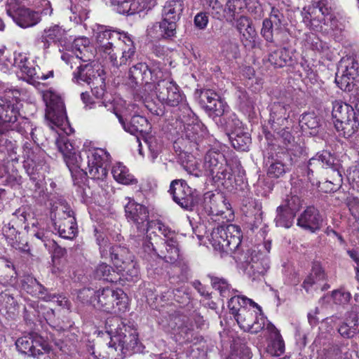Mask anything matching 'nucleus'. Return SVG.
Segmentation results:
<instances>
[{
    "label": "nucleus",
    "mask_w": 359,
    "mask_h": 359,
    "mask_svg": "<svg viewBox=\"0 0 359 359\" xmlns=\"http://www.w3.org/2000/svg\"><path fill=\"white\" fill-rule=\"evenodd\" d=\"M203 7L211 9L212 15L215 18L222 15V5L217 0H200Z\"/></svg>",
    "instance_id": "nucleus-64"
},
{
    "label": "nucleus",
    "mask_w": 359,
    "mask_h": 359,
    "mask_svg": "<svg viewBox=\"0 0 359 359\" xmlns=\"http://www.w3.org/2000/svg\"><path fill=\"white\" fill-rule=\"evenodd\" d=\"M22 288L32 296L48 302L54 297L47 292L46 289L32 277H27L22 283Z\"/></svg>",
    "instance_id": "nucleus-35"
},
{
    "label": "nucleus",
    "mask_w": 359,
    "mask_h": 359,
    "mask_svg": "<svg viewBox=\"0 0 359 359\" xmlns=\"http://www.w3.org/2000/svg\"><path fill=\"white\" fill-rule=\"evenodd\" d=\"M160 29L162 30L163 39H170L176 34L177 23L165 20L162 18L161 22H158Z\"/></svg>",
    "instance_id": "nucleus-61"
},
{
    "label": "nucleus",
    "mask_w": 359,
    "mask_h": 359,
    "mask_svg": "<svg viewBox=\"0 0 359 359\" xmlns=\"http://www.w3.org/2000/svg\"><path fill=\"white\" fill-rule=\"evenodd\" d=\"M336 161H337V159L327 151L318 153L309 161V166L319 164L326 169H329L327 173L329 178L323 183V187H322L325 192L337 190L342 183V175L339 170L340 165Z\"/></svg>",
    "instance_id": "nucleus-13"
},
{
    "label": "nucleus",
    "mask_w": 359,
    "mask_h": 359,
    "mask_svg": "<svg viewBox=\"0 0 359 359\" xmlns=\"http://www.w3.org/2000/svg\"><path fill=\"white\" fill-rule=\"evenodd\" d=\"M294 158L284 151H278L272 154L267 162V175L271 178L283 177L290 170Z\"/></svg>",
    "instance_id": "nucleus-25"
},
{
    "label": "nucleus",
    "mask_w": 359,
    "mask_h": 359,
    "mask_svg": "<svg viewBox=\"0 0 359 359\" xmlns=\"http://www.w3.org/2000/svg\"><path fill=\"white\" fill-rule=\"evenodd\" d=\"M184 8L183 0H168L162 11V18L177 23Z\"/></svg>",
    "instance_id": "nucleus-38"
},
{
    "label": "nucleus",
    "mask_w": 359,
    "mask_h": 359,
    "mask_svg": "<svg viewBox=\"0 0 359 359\" xmlns=\"http://www.w3.org/2000/svg\"><path fill=\"white\" fill-rule=\"evenodd\" d=\"M143 248L149 255H156L166 262L175 263L180 257V250L177 240H165L164 243L165 250H161L157 252L153 246V243L148 241H144Z\"/></svg>",
    "instance_id": "nucleus-29"
},
{
    "label": "nucleus",
    "mask_w": 359,
    "mask_h": 359,
    "mask_svg": "<svg viewBox=\"0 0 359 359\" xmlns=\"http://www.w3.org/2000/svg\"><path fill=\"white\" fill-rule=\"evenodd\" d=\"M302 200L297 195H287L283 201L280 206H283V208L287 209L288 211L296 214L302 207Z\"/></svg>",
    "instance_id": "nucleus-56"
},
{
    "label": "nucleus",
    "mask_w": 359,
    "mask_h": 359,
    "mask_svg": "<svg viewBox=\"0 0 359 359\" xmlns=\"http://www.w3.org/2000/svg\"><path fill=\"white\" fill-rule=\"evenodd\" d=\"M271 248L270 241H266L263 244L250 249L241 256H234V259L241 262H245V273L252 280L259 278L264 276L270 268V259L269 254Z\"/></svg>",
    "instance_id": "nucleus-8"
},
{
    "label": "nucleus",
    "mask_w": 359,
    "mask_h": 359,
    "mask_svg": "<svg viewBox=\"0 0 359 359\" xmlns=\"http://www.w3.org/2000/svg\"><path fill=\"white\" fill-rule=\"evenodd\" d=\"M285 351V344L281 336L273 338L268 345L267 352L271 355L279 356Z\"/></svg>",
    "instance_id": "nucleus-59"
},
{
    "label": "nucleus",
    "mask_w": 359,
    "mask_h": 359,
    "mask_svg": "<svg viewBox=\"0 0 359 359\" xmlns=\"http://www.w3.org/2000/svg\"><path fill=\"white\" fill-rule=\"evenodd\" d=\"M16 348L22 354L33 358H39L49 353L50 346L37 334H29L19 337L15 341Z\"/></svg>",
    "instance_id": "nucleus-22"
},
{
    "label": "nucleus",
    "mask_w": 359,
    "mask_h": 359,
    "mask_svg": "<svg viewBox=\"0 0 359 359\" xmlns=\"http://www.w3.org/2000/svg\"><path fill=\"white\" fill-rule=\"evenodd\" d=\"M93 306L102 311L116 315L124 313L128 309L126 294L121 290H113L109 287L96 290L93 297Z\"/></svg>",
    "instance_id": "nucleus-12"
},
{
    "label": "nucleus",
    "mask_w": 359,
    "mask_h": 359,
    "mask_svg": "<svg viewBox=\"0 0 359 359\" xmlns=\"http://www.w3.org/2000/svg\"><path fill=\"white\" fill-rule=\"evenodd\" d=\"M229 139L233 148L240 151H246L251 143L250 134L241 129L231 133Z\"/></svg>",
    "instance_id": "nucleus-42"
},
{
    "label": "nucleus",
    "mask_w": 359,
    "mask_h": 359,
    "mask_svg": "<svg viewBox=\"0 0 359 359\" xmlns=\"http://www.w3.org/2000/svg\"><path fill=\"white\" fill-rule=\"evenodd\" d=\"M10 64L11 67L14 66L20 69L27 76V81L32 84L39 83L40 81L53 77V70H49L46 73L41 72V68L22 53H15L13 62H10Z\"/></svg>",
    "instance_id": "nucleus-17"
},
{
    "label": "nucleus",
    "mask_w": 359,
    "mask_h": 359,
    "mask_svg": "<svg viewBox=\"0 0 359 359\" xmlns=\"http://www.w3.org/2000/svg\"><path fill=\"white\" fill-rule=\"evenodd\" d=\"M179 118L183 123L182 137L191 142L198 144L204 134L202 124L197 121L192 112L189 116L182 112L179 116Z\"/></svg>",
    "instance_id": "nucleus-26"
},
{
    "label": "nucleus",
    "mask_w": 359,
    "mask_h": 359,
    "mask_svg": "<svg viewBox=\"0 0 359 359\" xmlns=\"http://www.w3.org/2000/svg\"><path fill=\"white\" fill-rule=\"evenodd\" d=\"M94 276L97 279H102L108 282H116L118 278L111 266L106 263H101L97 266L94 271Z\"/></svg>",
    "instance_id": "nucleus-44"
},
{
    "label": "nucleus",
    "mask_w": 359,
    "mask_h": 359,
    "mask_svg": "<svg viewBox=\"0 0 359 359\" xmlns=\"http://www.w3.org/2000/svg\"><path fill=\"white\" fill-rule=\"evenodd\" d=\"M72 40L62 27L59 25H53L43 30L36 39V43L44 52H47L52 43L58 44L67 48Z\"/></svg>",
    "instance_id": "nucleus-21"
},
{
    "label": "nucleus",
    "mask_w": 359,
    "mask_h": 359,
    "mask_svg": "<svg viewBox=\"0 0 359 359\" xmlns=\"http://www.w3.org/2000/svg\"><path fill=\"white\" fill-rule=\"evenodd\" d=\"M97 48L90 44L88 38L78 37L68 43L76 58L83 62H93L95 54L109 60L113 67L126 65L135 55V47L131 37L126 32L112 30L104 25H96L93 29Z\"/></svg>",
    "instance_id": "nucleus-2"
},
{
    "label": "nucleus",
    "mask_w": 359,
    "mask_h": 359,
    "mask_svg": "<svg viewBox=\"0 0 359 359\" xmlns=\"http://www.w3.org/2000/svg\"><path fill=\"white\" fill-rule=\"evenodd\" d=\"M160 325L167 332L179 336L184 339H189L191 328L187 323V317L177 312L162 316Z\"/></svg>",
    "instance_id": "nucleus-24"
},
{
    "label": "nucleus",
    "mask_w": 359,
    "mask_h": 359,
    "mask_svg": "<svg viewBox=\"0 0 359 359\" xmlns=\"http://www.w3.org/2000/svg\"><path fill=\"white\" fill-rule=\"evenodd\" d=\"M85 65H81L73 73V81L79 83H86L88 86L93 83L96 76H102L104 74L102 67L97 63L93 64L88 62Z\"/></svg>",
    "instance_id": "nucleus-30"
},
{
    "label": "nucleus",
    "mask_w": 359,
    "mask_h": 359,
    "mask_svg": "<svg viewBox=\"0 0 359 359\" xmlns=\"http://www.w3.org/2000/svg\"><path fill=\"white\" fill-rule=\"evenodd\" d=\"M50 218L54 230L61 238L71 240L76 236L77 225L74 213L65 201L59 200L53 204Z\"/></svg>",
    "instance_id": "nucleus-10"
},
{
    "label": "nucleus",
    "mask_w": 359,
    "mask_h": 359,
    "mask_svg": "<svg viewBox=\"0 0 359 359\" xmlns=\"http://www.w3.org/2000/svg\"><path fill=\"white\" fill-rule=\"evenodd\" d=\"M115 114L126 132L133 135L140 133L143 136L148 135L150 132L151 126L145 117L140 115H133L130 121L128 122L126 112H124L123 114L115 112Z\"/></svg>",
    "instance_id": "nucleus-27"
},
{
    "label": "nucleus",
    "mask_w": 359,
    "mask_h": 359,
    "mask_svg": "<svg viewBox=\"0 0 359 359\" xmlns=\"http://www.w3.org/2000/svg\"><path fill=\"white\" fill-rule=\"evenodd\" d=\"M162 87L156 88L155 90L158 100L163 104L170 107H179L184 114L190 115L191 109L186 103L185 95L180 86L173 80L164 81Z\"/></svg>",
    "instance_id": "nucleus-16"
},
{
    "label": "nucleus",
    "mask_w": 359,
    "mask_h": 359,
    "mask_svg": "<svg viewBox=\"0 0 359 359\" xmlns=\"http://www.w3.org/2000/svg\"><path fill=\"white\" fill-rule=\"evenodd\" d=\"M211 283L213 288L218 290L222 297L229 298L234 292L233 290H231L230 285L224 278L213 277L211 278Z\"/></svg>",
    "instance_id": "nucleus-52"
},
{
    "label": "nucleus",
    "mask_w": 359,
    "mask_h": 359,
    "mask_svg": "<svg viewBox=\"0 0 359 359\" xmlns=\"http://www.w3.org/2000/svg\"><path fill=\"white\" fill-rule=\"evenodd\" d=\"M151 76L149 73V66L144 62H138L130 67L129 71L130 79L136 84H145L147 86L149 83V76Z\"/></svg>",
    "instance_id": "nucleus-40"
},
{
    "label": "nucleus",
    "mask_w": 359,
    "mask_h": 359,
    "mask_svg": "<svg viewBox=\"0 0 359 359\" xmlns=\"http://www.w3.org/2000/svg\"><path fill=\"white\" fill-rule=\"evenodd\" d=\"M114 179L119 184L133 185L137 183V180L130 172L128 168L121 163H116L111 168Z\"/></svg>",
    "instance_id": "nucleus-39"
},
{
    "label": "nucleus",
    "mask_w": 359,
    "mask_h": 359,
    "mask_svg": "<svg viewBox=\"0 0 359 359\" xmlns=\"http://www.w3.org/2000/svg\"><path fill=\"white\" fill-rule=\"evenodd\" d=\"M255 306H257V304L252 299L239 295H231L228 302V307L234 317L241 313V309Z\"/></svg>",
    "instance_id": "nucleus-41"
},
{
    "label": "nucleus",
    "mask_w": 359,
    "mask_h": 359,
    "mask_svg": "<svg viewBox=\"0 0 359 359\" xmlns=\"http://www.w3.org/2000/svg\"><path fill=\"white\" fill-rule=\"evenodd\" d=\"M322 222L318 210L310 206L300 214L297 219V225L305 230L315 232L320 229Z\"/></svg>",
    "instance_id": "nucleus-31"
},
{
    "label": "nucleus",
    "mask_w": 359,
    "mask_h": 359,
    "mask_svg": "<svg viewBox=\"0 0 359 359\" xmlns=\"http://www.w3.org/2000/svg\"><path fill=\"white\" fill-rule=\"evenodd\" d=\"M97 243L100 248V252L102 258L110 255L111 259L118 271H126L133 277L138 275V269L133 261V255L128 248L120 245L111 246L108 238L103 233L96 235Z\"/></svg>",
    "instance_id": "nucleus-7"
},
{
    "label": "nucleus",
    "mask_w": 359,
    "mask_h": 359,
    "mask_svg": "<svg viewBox=\"0 0 359 359\" xmlns=\"http://www.w3.org/2000/svg\"><path fill=\"white\" fill-rule=\"evenodd\" d=\"M94 81L90 84L93 95L97 98H102L105 92V76L104 73L102 76H96Z\"/></svg>",
    "instance_id": "nucleus-57"
},
{
    "label": "nucleus",
    "mask_w": 359,
    "mask_h": 359,
    "mask_svg": "<svg viewBox=\"0 0 359 359\" xmlns=\"http://www.w3.org/2000/svg\"><path fill=\"white\" fill-rule=\"evenodd\" d=\"M20 103L9 94L0 97V135L16 130L22 135L34 137V128L27 118L20 116Z\"/></svg>",
    "instance_id": "nucleus-4"
},
{
    "label": "nucleus",
    "mask_w": 359,
    "mask_h": 359,
    "mask_svg": "<svg viewBox=\"0 0 359 359\" xmlns=\"http://www.w3.org/2000/svg\"><path fill=\"white\" fill-rule=\"evenodd\" d=\"M288 115L285 105L279 102L273 104L270 121H272L273 123L283 125Z\"/></svg>",
    "instance_id": "nucleus-50"
},
{
    "label": "nucleus",
    "mask_w": 359,
    "mask_h": 359,
    "mask_svg": "<svg viewBox=\"0 0 359 359\" xmlns=\"http://www.w3.org/2000/svg\"><path fill=\"white\" fill-rule=\"evenodd\" d=\"M290 56L285 48L277 49L269 55V62L275 67H282L290 60Z\"/></svg>",
    "instance_id": "nucleus-49"
},
{
    "label": "nucleus",
    "mask_w": 359,
    "mask_h": 359,
    "mask_svg": "<svg viewBox=\"0 0 359 359\" xmlns=\"http://www.w3.org/2000/svg\"><path fill=\"white\" fill-rule=\"evenodd\" d=\"M278 142L280 147V151H284L295 158L302 152V147L294 141L290 132L285 129L280 132Z\"/></svg>",
    "instance_id": "nucleus-34"
},
{
    "label": "nucleus",
    "mask_w": 359,
    "mask_h": 359,
    "mask_svg": "<svg viewBox=\"0 0 359 359\" xmlns=\"http://www.w3.org/2000/svg\"><path fill=\"white\" fill-rule=\"evenodd\" d=\"M342 70L337 72L335 76V82L339 88L344 91H350L353 86L355 79L350 78L344 74Z\"/></svg>",
    "instance_id": "nucleus-60"
},
{
    "label": "nucleus",
    "mask_w": 359,
    "mask_h": 359,
    "mask_svg": "<svg viewBox=\"0 0 359 359\" xmlns=\"http://www.w3.org/2000/svg\"><path fill=\"white\" fill-rule=\"evenodd\" d=\"M125 212L128 222H132L139 232L137 236H134L138 239L144 238V233L148 231L150 222L147 207L130 199L125 205Z\"/></svg>",
    "instance_id": "nucleus-20"
},
{
    "label": "nucleus",
    "mask_w": 359,
    "mask_h": 359,
    "mask_svg": "<svg viewBox=\"0 0 359 359\" xmlns=\"http://www.w3.org/2000/svg\"><path fill=\"white\" fill-rule=\"evenodd\" d=\"M276 217L274 219L277 226L290 228L292 224L294 214L288 211L287 209L283 208V206H278L276 209Z\"/></svg>",
    "instance_id": "nucleus-46"
},
{
    "label": "nucleus",
    "mask_w": 359,
    "mask_h": 359,
    "mask_svg": "<svg viewBox=\"0 0 359 359\" xmlns=\"http://www.w3.org/2000/svg\"><path fill=\"white\" fill-rule=\"evenodd\" d=\"M13 0H9L8 8L6 9L8 15L11 17L15 23L22 27L27 28L37 25L41 20L39 13L45 15H50L53 9L50 4L48 0H41L42 9L41 11H34L25 7H20L17 9L11 6Z\"/></svg>",
    "instance_id": "nucleus-14"
},
{
    "label": "nucleus",
    "mask_w": 359,
    "mask_h": 359,
    "mask_svg": "<svg viewBox=\"0 0 359 359\" xmlns=\"http://www.w3.org/2000/svg\"><path fill=\"white\" fill-rule=\"evenodd\" d=\"M300 123L302 127L316 129L320 126V119L313 112L305 113L302 116Z\"/></svg>",
    "instance_id": "nucleus-62"
},
{
    "label": "nucleus",
    "mask_w": 359,
    "mask_h": 359,
    "mask_svg": "<svg viewBox=\"0 0 359 359\" xmlns=\"http://www.w3.org/2000/svg\"><path fill=\"white\" fill-rule=\"evenodd\" d=\"M332 297L336 304L345 305L349 302L351 294L349 292L341 288L333 291Z\"/></svg>",
    "instance_id": "nucleus-63"
},
{
    "label": "nucleus",
    "mask_w": 359,
    "mask_h": 359,
    "mask_svg": "<svg viewBox=\"0 0 359 359\" xmlns=\"http://www.w3.org/2000/svg\"><path fill=\"white\" fill-rule=\"evenodd\" d=\"M46 106L45 118L51 129L57 128L58 137L56 145L62 154L74 184H79L88 174L94 180H103L107 175V162L109 154L104 149L84 144L79 153L69 142L67 135L72 133L69 126L65 104L61 97L53 90L43 93Z\"/></svg>",
    "instance_id": "nucleus-1"
},
{
    "label": "nucleus",
    "mask_w": 359,
    "mask_h": 359,
    "mask_svg": "<svg viewBox=\"0 0 359 359\" xmlns=\"http://www.w3.org/2000/svg\"><path fill=\"white\" fill-rule=\"evenodd\" d=\"M199 101L203 107L212 112L216 116H220L226 111V103L213 90H201L199 95Z\"/></svg>",
    "instance_id": "nucleus-28"
},
{
    "label": "nucleus",
    "mask_w": 359,
    "mask_h": 359,
    "mask_svg": "<svg viewBox=\"0 0 359 359\" xmlns=\"http://www.w3.org/2000/svg\"><path fill=\"white\" fill-rule=\"evenodd\" d=\"M242 233L240 227L235 224H224L214 228L208 236V241L215 250L221 253L233 254L239 252Z\"/></svg>",
    "instance_id": "nucleus-9"
},
{
    "label": "nucleus",
    "mask_w": 359,
    "mask_h": 359,
    "mask_svg": "<svg viewBox=\"0 0 359 359\" xmlns=\"http://www.w3.org/2000/svg\"><path fill=\"white\" fill-rule=\"evenodd\" d=\"M16 142L8 140L5 137H0V161L3 168H0V177L8 175L7 180L12 184H18L20 177L13 168V163L18 161L19 156L16 151Z\"/></svg>",
    "instance_id": "nucleus-15"
},
{
    "label": "nucleus",
    "mask_w": 359,
    "mask_h": 359,
    "mask_svg": "<svg viewBox=\"0 0 359 359\" xmlns=\"http://www.w3.org/2000/svg\"><path fill=\"white\" fill-rule=\"evenodd\" d=\"M241 34V41L245 47L254 48L255 46L257 34L253 25L245 29Z\"/></svg>",
    "instance_id": "nucleus-58"
},
{
    "label": "nucleus",
    "mask_w": 359,
    "mask_h": 359,
    "mask_svg": "<svg viewBox=\"0 0 359 359\" xmlns=\"http://www.w3.org/2000/svg\"><path fill=\"white\" fill-rule=\"evenodd\" d=\"M302 15L304 21H309L310 28L313 31L328 32L337 29L331 0H320L316 5L304 7Z\"/></svg>",
    "instance_id": "nucleus-6"
},
{
    "label": "nucleus",
    "mask_w": 359,
    "mask_h": 359,
    "mask_svg": "<svg viewBox=\"0 0 359 359\" xmlns=\"http://www.w3.org/2000/svg\"><path fill=\"white\" fill-rule=\"evenodd\" d=\"M45 152L38 146L25 142L23 145V165L27 173L33 180H36V174L42 168L44 163Z\"/></svg>",
    "instance_id": "nucleus-23"
},
{
    "label": "nucleus",
    "mask_w": 359,
    "mask_h": 359,
    "mask_svg": "<svg viewBox=\"0 0 359 359\" xmlns=\"http://www.w3.org/2000/svg\"><path fill=\"white\" fill-rule=\"evenodd\" d=\"M332 115L334 128L339 135L348 138L358 130L359 119L351 105L335 100L332 102Z\"/></svg>",
    "instance_id": "nucleus-11"
},
{
    "label": "nucleus",
    "mask_w": 359,
    "mask_h": 359,
    "mask_svg": "<svg viewBox=\"0 0 359 359\" xmlns=\"http://www.w3.org/2000/svg\"><path fill=\"white\" fill-rule=\"evenodd\" d=\"M234 318L243 330L252 334L259 332L265 326L266 317L257 304L255 308L241 309Z\"/></svg>",
    "instance_id": "nucleus-19"
},
{
    "label": "nucleus",
    "mask_w": 359,
    "mask_h": 359,
    "mask_svg": "<svg viewBox=\"0 0 359 359\" xmlns=\"http://www.w3.org/2000/svg\"><path fill=\"white\" fill-rule=\"evenodd\" d=\"M3 234L5 236L8 243L13 248L20 252H27L29 251L27 243H24L18 231L10 224H5L2 228Z\"/></svg>",
    "instance_id": "nucleus-36"
},
{
    "label": "nucleus",
    "mask_w": 359,
    "mask_h": 359,
    "mask_svg": "<svg viewBox=\"0 0 359 359\" xmlns=\"http://www.w3.org/2000/svg\"><path fill=\"white\" fill-rule=\"evenodd\" d=\"M116 11L123 15H133L142 11L144 7L142 0H110Z\"/></svg>",
    "instance_id": "nucleus-37"
},
{
    "label": "nucleus",
    "mask_w": 359,
    "mask_h": 359,
    "mask_svg": "<svg viewBox=\"0 0 359 359\" xmlns=\"http://www.w3.org/2000/svg\"><path fill=\"white\" fill-rule=\"evenodd\" d=\"M149 73L151 76H149V83L147 86L150 87L154 85L155 90L156 88L162 87L161 84L164 81H172L170 79V72L164 67V66L159 62H154L149 67Z\"/></svg>",
    "instance_id": "nucleus-33"
},
{
    "label": "nucleus",
    "mask_w": 359,
    "mask_h": 359,
    "mask_svg": "<svg viewBox=\"0 0 359 359\" xmlns=\"http://www.w3.org/2000/svg\"><path fill=\"white\" fill-rule=\"evenodd\" d=\"M338 332L345 338H351L359 332V307L348 313Z\"/></svg>",
    "instance_id": "nucleus-32"
},
{
    "label": "nucleus",
    "mask_w": 359,
    "mask_h": 359,
    "mask_svg": "<svg viewBox=\"0 0 359 359\" xmlns=\"http://www.w3.org/2000/svg\"><path fill=\"white\" fill-rule=\"evenodd\" d=\"M217 196L213 193L206 192L202 197L198 196V203L196 206H201L210 214H218L215 203Z\"/></svg>",
    "instance_id": "nucleus-47"
},
{
    "label": "nucleus",
    "mask_w": 359,
    "mask_h": 359,
    "mask_svg": "<svg viewBox=\"0 0 359 359\" xmlns=\"http://www.w3.org/2000/svg\"><path fill=\"white\" fill-rule=\"evenodd\" d=\"M190 173L196 177L202 175L210 177L215 183L226 188H229L233 182L231 169L227 164L224 155L214 149L206 153L202 170H194Z\"/></svg>",
    "instance_id": "nucleus-5"
},
{
    "label": "nucleus",
    "mask_w": 359,
    "mask_h": 359,
    "mask_svg": "<svg viewBox=\"0 0 359 359\" xmlns=\"http://www.w3.org/2000/svg\"><path fill=\"white\" fill-rule=\"evenodd\" d=\"M151 229H158L166 240H177L175 231L158 220L150 221L148 231Z\"/></svg>",
    "instance_id": "nucleus-55"
},
{
    "label": "nucleus",
    "mask_w": 359,
    "mask_h": 359,
    "mask_svg": "<svg viewBox=\"0 0 359 359\" xmlns=\"http://www.w3.org/2000/svg\"><path fill=\"white\" fill-rule=\"evenodd\" d=\"M172 297H173L176 302L182 304L188 303L190 299L189 294L184 287H181L172 291L168 290L161 295V299L163 301H168Z\"/></svg>",
    "instance_id": "nucleus-48"
},
{
    "label": "nucleus",
    "mask_w": 359,
    "mask_h": 359,
    "mask_svg": "<svg viewBox=\"0 0 359 359\" xmlns=\"http://www.w3.org/2000/svg\"><path fill=\"white\" fill-rule=\"evenodd\" d=\"M344 72V74L355 79L358 74V63L351 57L343 58L340 60L337 72Z\"/></svg>",
    "instance_id": "nucleus-45"
},
{
    "label": "nucleus",
    "mask_w": 359,
    "mask_h": 359,
    "mask_svg": "<svg viewBox=\"0 0 359 359\" xmlns=\"http://www.w3.org/2000/svg\"><path fill=\"white\" fill-rule=\"evenodd\" d=\"M169 191L174 201L184 210H191L198 203V194L184 180H173Z\"/></svg>",
    "instance_id": "nucleus-18"
},
{
    "label": "nucleus",
    "mask_w": 359,
    "mask_h": 359,
    "mask_svg": "<svg viewBox=\"0 0 359 359\" xmlns=\"http://www.w3.org/2000/svg\"><path fill=\"white\" fill-rule=\"evenodd\" d=\"M221 116H222V119L224 121L226 130L231 131V133L241 129V122L233 112L229 111V107L227 104L226 111Z\"/></svg>",
    "instance_id": "nucleus-51"
},
{
    "label": "nucleus",
    "mask_w": 359,
    "mask_h": 359,
    "mask_svg": "<svg viewBox=\"0 0 359 359\" xmlns=\"http://www.w3.org/2000/svg\"><path fill=\"white\" fill-rule=\"evenodd\" d=\"M116 317L106 320L107 332L110 336L108 344L107 359H123L126 351H138L139 340L136 330L120 323Z\"/></svg>",
    "instance_id": "nucleus-3"
},
{
    "label": "nucleus",
    "mask_w": 359,
    "mask_h": 359,
    "mask_svg": "<svg viewBox=\"0 0 359 359\" xmlns=\"http://www.w3.org/2000/svg\"><path fill=\"white\" fill-rule=\"evenodd\" d=\"M144 142L147 144L150 153V158L154 161L161 151L162 144L161 142L154 136L147 135L144 137Z\"/></svg>",
    "instance_id": "nucleus-53"
},
{
    "label": "nucleus",
    "mask_w": 359,
    "mask_h": 359,
    "mask_svg": "<svg viewBox=\"0 0 359 359\" xmlns=\"http://www.w3.org/2000/svg\"><path fill=\"white\" fill-rule=\"evenodd\" d=\"M346 177L351 188L359 192V164L351 165L346 170Z\"/></svg>",
    "instance_id": "nucleus-54"
},
{
    "label": "nucleus",
    "mask_w": 359,
    "mask_h": 359,
    "mask_svg": "<svg viewBox=\"0 0 359 359\" xmlns=\"http://www.w3.org/2000/svg\"><path fill=\"white\" fill-rule=\"evenodd\" d=\"M247 7V4L244 0H228L225 8H222V11L227 20H232L236 19V16L239 15Z\"/></svg>",
    "instance_id": "nucleus-43"
}]
</instances>
